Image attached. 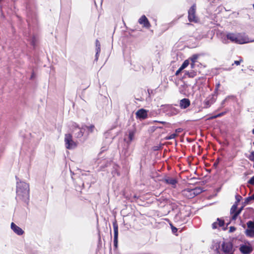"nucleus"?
Returning a JSON list of instances; mask_svg holds the SVG:
<instances>
[{
	"mask_svg": "<svg viewBox=\"0 0 254 254\" xmlns=\"http://www.w3.org/2000/svg\"><path fill=\"white\" fill-rule=\"evenodd\" d=\"M226 37L231 42L238 44H244L254 42V40H251L247 34L243 32H229L227 33Z\"/></svg>",
	"mask_w": 254,
	"mask_h": 254,
	"instance_id": "1",
	"label": "nucleus"
},
{
	"mask_svg": "<svg viewBox=\"0 0 254 254\" xmlns=\"http://www.w3.org/2000/svg\"><path fill=\"white\" fill-rule=\"evenodd\" d=\"M16 193L18 199L25 202H28L29 198V187L28 184L22 182L17 183Z\"/></svg>",
	"mask_w": 254,
	"mask_h": 254,
	"instance_id": "2",
	"label": "nucleus"
},
{
	"mask_svg": "<svg viewBox=\"0 0 254 254\" xmlns=\"http://www.w3.org/2000/svg\"><path fill=\"white\" fill-rule=\"evenodd\" d=\"M65 147L67 149H72L77 146V143L72 139V135L70 134H66L64 136Z\"/></svg>",
	"mask_w": 254,
	"mask_h": 254,
	"instance_id": "3",
	"label": "nucleus"
},
{
	"mask_svg": "<svg viewBox=\"0 0 254 254\" xmlns=\"http://www.w3.org/2000/svg\"><path fill=\"white\" fill-rule=\"evenodd\" d=\"M247 229L245 230V234L249 237L254 238V222L249 221L247 223Z\"/></svg>",
	"mask_w": 254,
	"mask_h": 254,
	"instance_id": "4",
	"label": "nucleus"
},
{
	"mask_svg": "<svg viewBox=\"0 0 254 254\" xmlns=\"http://www.w3.org/2000/svg\"><path fill=\"white\" fill-rule=\"evenodd\" d=\"M195 6L192 5L189 10L188 12V18L190 21V22H196L197 20V18L195 15Z\"/></svg>",
	"mask_w": 254,
	"mask_h": 254,
	"instance_id": "5",
	"label": "nucleus"
},
{
	"mask_svg": "<svg viewBox=\"0 0 254 254\" xmlns=\"http://www.w3.org/2000/svg\"><path fill=\"white\" fill-rule=\"evenodd\" d=\"M136 118L140 120H144L147 117V111L143 109L138 110L135 113Z\"/></svg>",
	"mask_w": 254,
	"mask_h": 254,
	"instance_id": "6",
	"label": "nucleus"
},
{
	"mask_svg": "<svg viewBox=\"0 0 254 254\" xmlns=\"http://www.w3.org/2000/svg\"><path fill=\"white\" fill-rule=\"evenodd\" d=\"M10 227L12 231L17 235L21 236L24 233V231L21 228L17 226L13 222L11 223Z\"/></svg>",
	"mask_w": 254,
	"mask_h": 254,
	"instance_id": "7",
	"label": "nucleus"
},
{
	"mask_svg": "<svg viewBox=\"0 0 254 254\" xmlns=\"http://www.w3.org/2000/svg\"><path fill=\"white\" fill-rule=\"evenodd\" d=\"M113 225L114 232V246L117 247L118 245V227L116 222L113 223Z\"/></svg>",
	"mask_w": 254,
	"mask_h": 254,
	"instance_id": "8",
	"label": "nucleus"
},
{
	"mask_svg": "<svg viewBox=\"0 0 254 254\" xmlns=\"http://www.w3.org/2000/svg\"><path fill=\"white\" fill-rule=\"evenodd\" d=\"M139 24L143 25L144 27L149 28L150 27V24L145 15H142L138 20Z\"/></svg>",
	"mask_w": 254,
	"mask_h": 254,
	"instance_id": "9",
	"label": "nucleus"
},
{
	"mask_svg": "<svg viewBox=\"0 0 254 254\" xmlns=\"http://www.w3.org/2000/svg\"><path fill=\"white\" fill-rule=\"evenodd\" d=\"M233 248V246L230 242H225L222 245V249L225 253H230Z\"/></svg>",
	"mask_w": 254,
	"mask_h": 254,
	"instance_id": "10",
	"label": "nucleus"
},
{
	"mask_svg": "<svg viewBox=\"0 0 254 254\" xmlns=\"http://www.w3.org/2000/svg\"><path fill=\"white\" fill-rule=\"evenodd\" d=\"M240 250L244 254H248L252 251L253 249L251 246L244 245L240 246Z\"/></svg>",
	"mask_w": 254,
	"mask_h": 254,
	"instance_id": "11",
	"label": "nucleus"
},
{
	"mask_svg": "<svg viewBox=\"0 0 254 254\" xmlns=\"http://www.w3.org/2000/svg\"><path fill=\"white\" fill-rule=\"evenodd\" d=\"M190 105V102L188 99H183L180 101V105L183 109L187 108Z\"/></svg>",
	"mask_w": 254,
	"mask_h": 254,
	"instance_id": "12",
	"label": "nucleus"
},
{
	"mask_svg": "<svg viewBox=\"0 0 254 254\" xmlns=\"http://www.w3.org/2000/svg\"><path fill=\"white\" fill-rule=\"evenodd\" d=\"M164 181L168 184L171 185L172 186H174L177 183V181L175 179L173 178H166L164 179Z\"/></svg>",
	"mask_w": 254,
	"mask_h": 254,
	"instance_id": "13",
	"label": "nucleus"
},
{
	"mask_svg": "<svg viewBox=\"0 0 254 254\" xmlns=\"http://www.w3.org/2000/svg\"><path fill=\"white\" fill-rule=\"evenodd\" d=\"M191 189H187L183 191V194L189 198H192L194 197V194L190 192Z\"/></svg>",
	"mask_w": 254,
	"mask_h": 254,
	"instance_id": "14",
	"label": "nucleus"
},
{
	"mask_svg": "<svg viewBox=\"0 0 254 254\" xmlns=\"http://www.w3.org/2000/svg\"><path fill=\"white\" fill-rule=\"evenodd\" d=\"M203 190L200 188L197 187L193 189H191V192L193 193V194H194V196L198 195V194L200 193L201 192H202Z\"/></svg>",
	"mask_w": 254,
	"mask_h": 254,
	"instance_id": "15",
	"label": "nucleus"
},
{
	"mask_svg": "<svg viewBox=\"0 0 254 254\" xmlns=\"http://www.w3.org/2000/svg\"><path fill=\"white\" fill-rule=\"evenodd\" d=\"M77 131V133H76L77 137H80L83 136V128H80L79 127H76L74 130V131Z\"/></svg>",
	"mask_w": 254,
	"mask_h": 254,
	"instance_id": "16",
	"label": "nucleus"
},
{
	"mask_svg": "<svg viewBox=\"0 0 254 254\" xmlns=\"http://www.w3.org/2000/svg\"><path fill=\"white\" fill-rule=\"evenodd\" d=\"M96 58L97 59V55L100 52V42L98 40H96Z\"/></svg>",
	"mask_w": 254,
	"mask_h": 254,
	"instance_id": "17",
	"label": "nucleus"
},
{
	"mask_svg": "<svg viewBox=\"0 0 254 254\" xmlns=\"http://www.w3.org/2000/svg\"><path fill=\"white\" fill-rule=\"evenodd\" d=\"M134 135H135V131L130 130L129 131L128 138H129V142H131V141L133 140V139H134Z\"/></svg>",
	"mask_w": 254,
	"mask_h": 254,
	"instance_id": "18",
	"label": "nucleus"
},
{
	"mask_svg": "<svg viewBox=\"0 0 254 254\" xmlns=\"http://www.w3.org/2000/svg\"><path fill=\"white\" fill-rule=\"evenodd\" d=\"M85 127L87 129L88 131L90 133L93 132L95 129V127L93 125H90L89 126H85Z\"/></svg>",
	"mask_w": 254,
	"mask_h": 254,
	"instance_id": "19",
	"label": "nucleus"
},
{
	"mask_svg": "<svg viewBox=\"0 0 254 254\" xmlns=\"http://www.w3.org/2000/svg\"><path fill=\"white\" fill-rule=\"evenodd\" d=\"M189 60H186L184 61V62L183 63L182 65L180 67H181V68L183 70L189 65Z\"/></svg>",
	"mask_w": 254,
	"mask_h": 254,
	"instance_id": "20",
	"label": "nucleus"
},
{
	"mask_svg": "<svg viewBox=\"0 0 254 254\" xmlns=\"http://www.w3.org/2000/svg\"><path fill=\"white\" fill-rule=\"evenodd\" d=\"M198 57H199L198 55H197V54L193 55L189 59V60H190L191 61V62L192 63H195L196 62L197 59L198 58Z\"/></svg>",
	"mask_w": 254,
	"mask_h": 254,
	"instance_id": "21",
	"label": "nucleus"
},
{
	"mask_svg": "<svg viewBox=\"0 0 254 254\" xmlns=\"http://www.w3.org/2000/svg\"><path fill=\"white\" fill-rule=\"evenodd\" d=\"M177 136V134L174 133H172V134H170V135L166 137V139H174V138H175Z\"/></svg>",
	"mask_w": 254,
	"mask_h": 254,
	"instance_id": "22",
	"label": "nucleus"
},
{
	"mask_svg": "<svg viewBox=\"0 0 254 254\" xmlns=\"http://www.w3.org/2000/svg\"><path fill=\"white\" fill-rule=\"evenodd\" d=\"M240 213V210L236 212V213H235L234 214H231L232 215V219L236 220L238 215Z\"/></svg>",
	"mask_w": 254,
	"mask_h": 254,
	"instance_id": "23",
	"label": "nucleus"
},
{
	"mask_svg": "<svg viewBox=\"0 0 254 254\" xmlns=\"http://www.w3.org/2000/svg\"><path fill=\"white\" fill-rule=\"evenodd\" d=\"M237 210V206L235 205H233L231 209V213L234 214L237 212L238 211H236Z\"/></svg>",
	"mask_w": 254,
	"mask_h": 254,
	"instance_id": "24",
	"label": "nucleus"
},
{
	"mask_svg": "<svg viewBox=\"0 0 254 254\" xmlns=\"http://www.w3.org/2000/svg\"><path fill=\"white\" fill-rule=\"evenodd\" d=\"M249 159L252 161H254V151L251 152L249 157Z\"/></svg>",
	"mask_w": 254,
	"mask_h": 254,
	"instance_id": "25",
	"label": "nucleus"
},
{
	"mask_svg": "<svg viewBox=\"0 0 254 254\" xmlns=\"http://www.w3.org/2000/svg\"><path fill=\"white\" fill-rule=\"evenodd\" d=\"M217 223H218V225H219V226L220 227H222L224 225V222L223 221L219 219H217Z\"/></svg>",
	"mask_w": 254,
	"mask_h": 254,
	"instance_id": "26",
	"label": "nucleus"
},
{
	"mask_svg": "<svg viewBox=\"0 0 254 254\" xmlns=\"http://www.w3.org/2000/svg\"><path fill=\"white\" fill-rule=\"evenodd\" d=\"M251 200H254V193L252 196L247 198L246 199V201L248 202Z\"/></svg>",
	"mask_w": 254,
	"mask_h": 254,
	"instance_id": "27",
	"label": "nucleus"
},
{
	"mask_svg": "<svg viewBox=\"0 0 254 254\" xmlns=\"http://www.w3.org/2000/svg\"><path fill=\"white\" fill-rule=\"evenodd\" d=\"M249 183L251 185H254V176L249 181Z\"/></svg>",
	"mask_w": 254,
	"mask_h": 254,
	"instance_id": "28",
	"label": "nucleus"
},
{
	"mask_svg": "<svg viewBox=\"0 0 254 254\" xmlns=\"http://www.w3.org/2000/svg\"><path fill=\"white\" fill-rule=\"evenodd\" d=\"M236 230V228L234 227H230L229 229V232H233Z\"/></svg>",
	"mask_w": 254,
	"mask_h": 254,
	"instance_id": "29",
	"label": "nucleus"
},
{
	"mask_svg": "<svg viewBox=\"0 0 254 254\" xmlns=\"http://www.w3.org/2000/svg\"><path fill=\"white\" fill-rule=\"evenodd\" d=\"M217 226H218L217 222H214L212 224V227L213 229H215V228H217Z\"/></svg>",
	"mask_w": 254,
	"mask_h": 254,
	"instance_id": "30",
	"label": "nucleus"
},
{
	"mask_svg": "<svg viewBox=\"0 0 254 254\" xmlns=\"http://www.w3.org/2000/svg\"><path fill=\"white\" fill-rule=\"evenodd\" d=\"M183 70V69L181 68V67H180L179 69L176 71V75H178L179 73Z\"/></svg>",
	"mask_w": 254,
	"mask_h": 254,
	"instance_id": "31",
	"label": "nucleus"
},
{
	"mask_svg": "<svg viewBox=\"0 0 254 254\" xmlns=\"http://www.w3.org/2000/svg\"><path fill=\"white\" fill-rule=\"evenodd\" d=\"M182 131V129L181 128H178V129H176L175 133H177L178 134V133L181 132Z\"/></svg>",
	"mask_w": 254,
	"mask_h": 254,
	"instance_id": "32",
	"label": "nucleus"
},
{
	"mask_svg": "<svg viewBox=\"0 0 254 254\" xmlns=\"http://www.w3.org/2000/svg\"><path fill=\"white\" fill-rule=\"evenodd\" d=\"M242 62V60H240V61H235V64L237 65H239Z\"/></svg>",
	"mask_w": 254,
	"mask_h": 254,
	"instance_id": "33",
	"label": "nucleus"
},
{
	"mask_svg": "<svg viewBox=\"0 0 254 254\" xmlns=\"http://www.w3.org/2000/svg\"><path fill=\"white\" fill-rule=\"evenodd\" d=\"M190 65H191V67L192 68H194V65H195V63H192V62H191V63Z\"/></svg>",
	"mask_w": 254,
	"mask_h": 254,
	"instance_id": "34",
	"label": "nucleus"
},
{
	"mask_svg": "<svg viewBox=\"0 0 254 254\" xmlns=\"http://www.w3.org/2000/svg\"><path fill=\"white\" fill-rule=\"evenodd\" d=\"M153 122H154L160 123L162 124H166V122H158V121H154Z\"/></svg>",
	"mask_w": 254,
	"mask_h": 254,
	"instance_id": "35",
	"label": "nucleus"
},
{
	"mask_svg": "<svg viewBox=\"0 0 254 254\" xmlns=\"http://www.w3.org/2000/svg\"><path fill=\"white\" fill-rule=\"evenodd\" d=\"M172 231L175 233L177 231V229L176 228H172Z\"/></svg>",
	"mask_w": 254,
	"mask_h": 254,
	"instance_id": "36",
	"label": "nucleus"
},
{
	"mask_svg": "<svg viewBox=\"0 0 254 254\" xmlns=\"http://www.w3.org/2000/svg\"><path fill=\"white\" fill-rule=\"evenodd\" d=\"M253 133L254 134V128L253 130Z\"/></svg>",
	"mask_w": 254,
	"mask_h": 254,
	"instance_id": "37",
	"label": "nucleus"
}]
</instances>
